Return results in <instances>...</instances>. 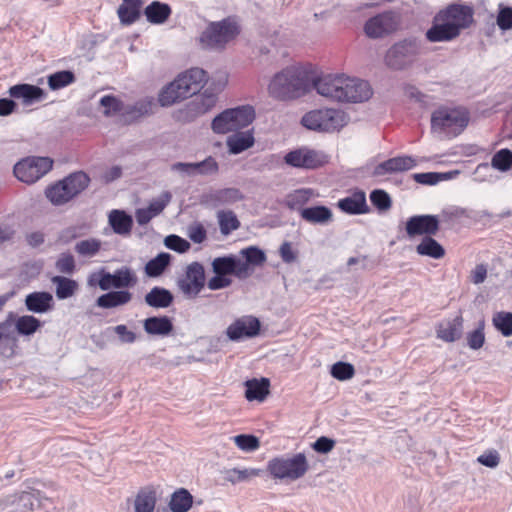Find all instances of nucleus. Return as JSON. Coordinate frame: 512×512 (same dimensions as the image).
<instances>
[{
    "instance_id": "f257e3e1",
    "label": "nucleus",
    "mask_w": 512,
    "mask_h": 512,
    "mask_svg": "<svg viewBox=\"0 0 512 512\" xmlns=\"http://www.w3.org/2000/svg\"><path fill=\"white\" fill-rule=\"evenodd\" d=\"M319 95L336 102H363L372 95L368 82L345 74H327L313 80Z\"/></svg>"
},
{
    "instance_id": "f03ea898",
    "label": "nucleus",
    "mask_w": 512,
    "mask_h": 512,
    "mask_svg": "<svg viewBox=\"0 0 512 512\" xmlns=\"http://www.w3.org/2000/svg\"><path fill=\"white\" fill-rule=\"evenodd\" d=\"M207 82L206 72L201 68H192L178 75L159 94L161 106L174 103L197 94Z\"/></svg>"
},
{
    "instance_id": "7ed1b4c3",
    "label": "nucleus",
    "mask_w": 512,
    "mask_h": 512,
    "mask_svg": "<svg viewBox=\"0 0 512 512\" xmlns=\"http://www.w3.org/2000/svg\"><path fill=\"white\" fill-rule=\"evenodd\" d=\"M309 75L298 67H287L274 75L268 86L269 94L276 99H293L304 95L310 87Z\"/></svg>"
},
{
    "instance_id": "20e7f679",
    "label": "nucleus",
    "mask_w": 512,
    "mask_h": 512,
    "mask_svg": "<svg viewBox=\"0 0 512 512\" xmlns=\"http://www.w3.org/2000/svg\"><path fill=\"white\" fill-rule=\"evenodd\" d=\"M212 270L215 274L209 279L207 286L210 290H220L227 288L232 284L229 275H234L238 279L247 278L246 264L242 259L234 255L217 257L212 261Z\"/></svg>"
},
{
    "instance_id": "39448f33",
    "label": "nucleus",
    "mask_w": 512,
    "mask_h": 512,
    "mask_svg": "<svg viewBox=\"0 0 512 512\" xmlns=\"http://www.w3.org/2000/svg\"><path fill=\"white\" fill-rule=\"evenodd\" d=\"M348 122L347 115L339 109H315L307 112L301 119V124L312 131H339Z\"/></svg>"
},
{
    "instance_id": "423d86ee",
    "label": "nucleus",
    "mask_w": 512,
    "mask_h": 512,
    "mask_svg": "<svg viewBox=\"0 0 512 512\" xmlns=\"http://www.w3.org/2000/svg\"><path fill=\"white\" fill-rule=\"evenodd\" d=\"M255 118L252 106L244 105L226 109L217 115L211 124L212 130L217 134H226L247 127Z\"/></svg>"
},
{
    "instance_id": "0eeeda50",
    "label": "nucleus",
    "mask_w": 512,
    "mask_h": 512,
    "mask_svg": "<svg viewBox=\"0 0 512 512\" xmlns=\"http://www.w3.org/2000/svg\"><path fill=\"white\" fill-rule=\"evenodd\" d=\"M90 182L84 172L72 173L46 190V197L55 205H62L81 193Z\"/></svg>"
},
{
    "instance_id": "6e6552de",
    "label": "nucleus",
    "mask_w": 512,
    "mask_h": 512,
    "mask_svg": "<svg viewBox=\"0 0 512 512\" xmlns=\"http://www.w3.org/2000/svg\"><path fill=\"white\" fill-rule=\"evenodd\" d=\"M40 491L30 490L0 498V512H45V502Z\"/></svg>"
},
{
    "instance_id": "1a4fd4ad",
    "label": "nucleus",
    "mask_w": 512,
    "mask_h": 512,
    "mask_svg": "<svg viewBox=\"0 0 512 512\" xmlns=\"http://www.w3.org/2000/svg\"><path fill=\"white\" fill-rule=\"evenodd\" d=\"M268 471L277 479L297 480L308 470V463L303 453L293 457H277L268 462Z\"/></svg>"
},
{
    "instance_id": "9d476101",
    "label": "nucleus",
    "mask_w": 512,
    "mask_h": 512,
    "mask_svg": "<svg viewBox=\"0 0 512 512\" xmlns=\"http://www.w3.org/2000/svg\"><path fill=\"white\" fill-rule=\"evenodd\" d=\"M137 283V276L131 268L123 266L114 271V273L100 270L98 273H93L88 278L90 286L98 285L103 291L110 289H123L132 287Z\"/></svg>"
},
{
    "instance_id": "9b49d317",
    "label": "nucleus",
    "mask_w": 512,
    "mask_h": 512,
    "mask_svg": "<svg viewBox=\"0 0 512 512\" xmlns=\"http://www.w3.org/2000/svg\"><path fill=\"white\" fill-rule=\"evenodd\" d=\"M52 167L53 160L51 158L30 156L18 161L13 172L21 182L33 184L46 175Z\"/></svg>"
},
{
    "instance_id": "f8f14e48",
    "label": "nucleus",
    "mask_w": 512,
    "mask_h": 512,
    "mask_svg": "<svg viewBox=\"0 0 512 512\" xmlns=\"http://www.w3.org/2000/svg\"><path fill=\"white\" fill-rule=\"evenodd\" d=\"M420 52L416 39H405L395 43L385 55L386 64L393 69H403L411 64Z\"/></svg>"
},
{
    "instance_id": "ddd939ff",
    "label": "nucleus",
    "mask_w": 512,
    "mask_h": 512,
    "mask_svg": "<svg viewBox=\"0 0 512 512\" xmlns=\"http://www.w3.org/2000/svg\"><path fill=\"white\" fill-rule=\"evenodd\" d=\"M238 34L237 25L226 19L218 23H212L201 35V43L208 48H223Z\"/></svg>"
},
{
    "instance_id": "4468645a",
    "label": "nucleus",
    "mask_w": 512,
    "mask_h": 512,
    "mask_svg": "<svg viewBox=\"0 0 512 512\" xmlns=\"http://www.w3.org/2000/svg\"><path fill=\"white\" fill-rule=\"evenodd\" d=\"M284 162L293 168L312 170L325 165L328 156L322 151L303 146L288 152Z\"/></svg>"
},
{
    "instance_id": "2eb2a0df",
    "label": "nucleus",
    "mask_w": 512,
    "mask_h": 512,
    "mask_svg": "<svg viewBox=\"0 0 512 512\" xmlns=\"http://www.w3.org/2000/svg\"><path fill=\"white\" fill-rule=\"evenodd\" d=\"M205 281L203 265L199 262H192L186 267L185 273L178 278L177 286L186 298L193 299L204 288Z\"/></svg>"
},
{
    "instance_id": "dca6fc26",
    "label": "nucleus",
    "mask_w": 512,
    "mask_h": 512,
    "mask_svg": "<svg viewBox=\"0 0 512 512\" xmlns=\"http://www.w3.org/2000/svg\"><path fill=\"white\" fill-rule=\"evenodd\" d=\"M398 24L396 13L385 11L368 19L364 25V32L372 39L383 38L395 32Z\"/></svg>"
},
{
    "instance_id": "f3484780",
    "label": "nucleus",
    "mask_w": 512,
    "mask_h": 512,
    "mask_svg": "<svg viewBox=\"0 0 512 512\" xmlns=\"http://www.w3.org/2000/svg\"><path fill=\"white\" fill-rule=\"evenodd\" d=\"M440 229V218L433 214H419L409 217L405 231L409 238L434 236Z\"/></svg>"
},
{
    "instance_id": "a211bd4d",
    "label": "nucleus",
    "mask_w": 512,
    "mask_h": 512,
    "mask_svg": "<svg viewBox=\"0 0 512 512\" xmlns=\"http://www.w3.org/2000/svg\"><path fill=\"white\" fill-rule=\"evenodd\" d=\"M260 321L254 316H242L233 321L226 329L229 340L238 342L243 339L253 338L260 332Z\"/></svg>"
},
{
    "instance_id": "6ab92c4d",
    "label": "nucleus",
    "mask_w": 512,
    "mask_h": 512,
    "mask_svg": "<svg viewBox=\"0 0 512 512\" xmlns=\"http://www.w3.org/2000/svg\"><path fill=\"white\" fill-rule=\"evenodd\" d=\"M473 15V8L468 5L450 4V41L458 37L461 30L472 25Z\"/></svg>"
},
{
    "instance_id": "aec40b11",
    "label": "nucleus",
    "mask_w": 512,
    "mask_h": 512,
    "mask_svg": "<svg viewBox=\"0 0 512 512\" xmlns=\"http://www.w3.org/2000/svg\"><path fill=\"white\" fill-rule=\"evenodd\" d=\"M8 93L10 97L22 100V103L26 106L39 102L46 96L42 88L31 84H17L11 86Z\"/></svg>"
},
{
    "instance_id": "412c9836",
    "label": "nucleus",
    "mask_w": 512,
    "mask_h": 512,
    "mask_svg": "<svg viewBox=\"0 0 512 512\" xmlns=\"http://www.w3.org/2000/svg\"><path fill=\"white\" fill-rule=\"evenodd\" d=\"M416 166V160L411 156H398L378 164L373 171L374 176H383L388 173L403 172Z\"/></svg>"
},
{
    "instance_id": "4be33fe9",
    "label": "nucleus",
    "mask_w": 512,
    "mask_h": 512,
    "mask_svg": "<svg viewBox=\"0 0 512 512\" xmlns=\"http://www.w3.org/2000/svg\"><path fill=\"white\" fill-rule=\"evenodd\" d=\"M26 309L33 313L43 314L53 309L54 299L46 291L32 292L25 297Z\"/></svg>"
},
{
    "instance_id": "5701e85b",
    "label": "nucleus",
    "mask_w": 512,
    "mask_h": 512,
    "mask_svg": "<svg viewBox=\"0 0 512 512\" xmlns=\"http://www.w3.org/2000/svg\"><path fill=\"white\" fill-rule=\"evenodd\" d=\"M243 198L242 193L237 188H224L209 192L203 196V202L207 205L216 207L224 204H232Z\"/></svg>"
},
{
    "instance_id": "b1692460",
    "label": "nucleus",
    "mask_w": 512,
    "mask_h": 512,
    "mask_svg": "<svg viewBox=\"0 0 512 512\" xmlns=\"http://www.w3.org/2000/svg\"><path fill=\"white\" fill-rule=\"evenodd\" d=\"M337 205L341 211L348 214H364L368 212L366 195L363 191H356L352 195L340 199Z\"/></svg>"
},
{
    "instance_id": "393cba45",
    "label": "nucleus",
    "mask_w": 512,
    "mask_h": 512,
    "mask_svg": "<svg viewBox=\"0 0 512 512\" xmlns=\"http://www.w3.org/2000/svg\"><path fill=\"white\" fill-rule=\"evenodd\" d=\"M470 111L463 106L450 107V137H457L468 127Z\"/></svg>"
},
{
    "instance_id": "a878e982",
    "label": "nucleus",
    "mask_w": 512,
    "mask_h": 512,
    "mask_svg": "<svg viewBox=\"0 0 512 512\" xmlns=\"http://www.w3.org/2000/svg\"><path fill=\"white\" fill-rule=\"evenodd\" d=\"M426 37L431 42L448 40V8L442 9L434 18L432 27Z\"/></svg>"
},
{
    "instance_id": "bb28decb",
    "label": "nucleus",
    "mask_w": 512,
    "mask_h": 512,
    "mask_svg": "<svg viewBox=\"0 0 512 512\" xmlns=\"http://www.w3.org/2000/svg\"><path fill=\"white\" fill-rule=\"evenodd\" d=\"M132 300V293L128 290L109 291L96 300L100 308L111 309L128 304Z\"/></svg>"
},
{
    "instance_id": "cd10ccee",
    "label": "nucleus",
    "mask_w": 512,
    "mask_h": 512,
    "mask_svg": "<svg viewBox=\"0 0 512 512\" xmlns=\"http://www.w3.org/2000/svg\"><path fill=\"white\" fill-rule=\"evenodd\" d=\"M415 252L422 257L431 259H442L445 254V248L436 241L433 236L422 237L420 242L415 246Z\"/></svg>"
},
{
    "instance_id": "c85d7f7f",
    "label": "nucleus",
    "mask_w": 512,
    "mask_h": 512,
    "mask_svg": "<svg viewBox=\"0 0 512 512\" xmlns=\"http://www.w3.org/2000/svg\"><path fill=\"white\" fill-rule=\"evenodd\" d=\"M300 216L310 224L325 225L333 220V213L330 208L322 205L301 209Z\"/></svg>"
},
{
    "instance_id": "c756f323",
    "label": "nucleus",
    "mask_w": 512,
    "mask_h": 512,
    "mask_svg": "<svg viewBox=\"0 0 512 512\" xmlns=\"http://www.w3.org/2000/svg\"><path fill=\"white\" fill-rule=\"evenodd\" d=\"M109 224L112 227L113 231L122 236H127L131 233L133 226L132 216L127 214L123 210H112L109 213Z\"/></svg>"
},
{
    "instance_id": "7c9ffc66",
    "label": "nucleus",
    "mask_w": 512,
    "mask_h": 512,
    "mask_svg": "<svg viewBox=\"0 0 512 512\" xmlns=\"http://www.w3.org/2000/svg\"><path fill=\"white\" fill-rule=\"evenodd\" d=\"M142 4V0H123V3L117 9L120 22L123 25L135 23L140 17Z\"/></svg>"
},
{
    "instance_id": "2f4dec72",
    "label": "nucleus",
    "mask_w": 512,
    "mask_h": 512,
    "mask_svg": "<svg viewBox=\"0 0 512 512\" xmlns=\"http://www.w3.org/2000/svg\"><path fill=\"white\" fill-rule=\"evenodd\" d=\"M143 328L149 335L166 336L173 330V324L167 316H153L144 320Z\"/></svg>"
},
{
    "instance_id": "473e14b6",
    "label": "nucleus",
    "mask_w": 512,
    "mask_h": 512,
    "mask_svg": "<svg viewBox=\"0 0 512 512\" xmlns=\"http://www.w3.org/2000/svg\"><path fill=\"white\" fill-rule=\"evenodd\" d=\"M171 7L159 1L151 2L145 9L144 15L148 22L152 24H163L171 15Z\"/></svg>"
},
{
    "instance_id": "72a5a7b5",
    "label": "nucleus",
    "mask_w": 512,
    "mask_h": 512,
    "mask_svg": "<svg viewBox=\"0 0 512 512\" xmlns=\"http://www.w3.org/2000/svg\"><path fill=\"white\" fill-rule=\"evenodd\" d=\"M145 303L153 308H167L173 302V294L162 287L155 286L145 295Z\"/></svg>"
},
{
    "instance_id": "f704fd0d",
    "label": "nucleus",
    "mask_w": 512,
    "mask_h": 512,
    "mask_svg": "<svg viewBox=\"0 0 512 512\" xmlns=\"http://www.w3.org/2000/svg\"><path fill=\"white\" fill-rule=\"evenodd\" d=\"M156 492L149 488L141 489L133 501L134 512H156Z\"/></svg>"
},
{
    "instance_id": "c9c22d12",
    "label": "nucleus",
    "mask_w": 512,
    "mask_h": 512,
    "mask_svg": "<svg viewBox=\"0 0 512 512\" xmlns=\"http://www.w3.org/2000/svg\"><path fill=\"white\" fill-rule=\"evenodd\" d=\"M245 397L249 401H263L269 394L270 382L267 378L252 379L245 382Z\"/></svg>"
},
{
    "instance_id": "e433bc0d",
    "label": "nucleus",
    "mask_w": 512,
    "mask_h": 512,
    "mask_svg": "<svg viewBox=\"0 0 512 512\" xmlns=\"http://www.w3.org/2000/svg\"><path fill=\"white\" fill-rule=\"evenodd\" d=\"M447 129L448 108L446 106H441L431 115V132L435 137L442 139L446 136Z\"/></svg>"
},
{
    "instance_id": "4c0bfd02",
    "label": "nucleus",
    "mask_w": 512,
    "mask_h": 512,
    "mask_svg": "<svg viewBox=\"0 0 512 512\" xmlns=\"http://www.w3.org/2000/svg\"><path fill=\"white\" fill-rule=\"evenodd\" d=\"M226 144L231 154H239L254 145V137L250 132L236 133L227 138Z\"/></svg>"
},
{
    "instance_id": "58836bf2",
    "label": "nucleus",
    "mask_w": 512,
    "mask_h": 512,
    "mask_svg": "<svg viewBox=\"0 0 512 512\" xmlns=\"http://www.w3.org/2000/svg\"><path fill=\"white\" fill-rule=\"evenodd\" d=\"M51 282L55 285V294L59 300L72 297L78 289V283L64 276H54Z\"/></svg>"
},
{
    "instance_id": "ea45409f",
    "label": "nucleus",
    "mask_w": 512,
    "mask_h": 512,
    "mask_svg": "<svg viewBox=\"0 0 512 512\" xmlns=\"http://www.w3.org/2000/svg\"><path fill=\"white\" fill-rule=\"evenodd\" d=\"M240 255L245 258L242 263L247 267V278L252 274L253 269L251 266L262 265L266 261V255L263 250L256 246H250L240 251Z\"/></svg>"
},
{
    "instance_id": "a19ab883",
    "label": "nucleus",
    "mask_w": 512,
    "mask_h": 512,
    "mask_svg": "<svg viewBox=\"0 0 512 512\" xmlns=\"http://www.w3.org/2000/svg\"><path fill=\"white\" fill-rule=\"evenodd\" d=\"M192 504V495L186 489L181 488L172 494L169 508L172 512H187Z\"/></svg>"
},
{
    "instance_id": "79ce46f5",
    "label": "nucleus",
    "mask_w": 512,
    "mask_h": 512,
    "mask_svg": "<svg viewBox=\"0 0 512 512\" xmlns=\"http://www.w3.org/2000/svg\"><path fill=\"white\" fill-rule=\"evenodd\" d=\"M218 224L222 235H229L240 227V221L231 210H221L217 213Z\"/></svg>"
},
{
    "instance_id": "37998d69",
    "label": "nucleus",
    "mask_w": 512,
    "mask_h": 512,
    "mask_svg": "<svg viewBox=\"0 0 512 512\" xmlns=\"http://www.w3.org/2000/svg\"><path fill=\"white\" fill-rule=\"evenodd\" d=\"M171 256L168 253L162 252L158 254L155 258L149 260L145 265V273L149 277H158L160 276L166 267L170 263Z\"/></svg>"
},
{
    "instance_id": "c03bdc74",
    "label": "nucleus",
    "mask_w": 512,
    "mask_h": 512,
    "mask_svg": "<svg viewBox=\"0 0 512 512\" xmlns=\"http://www.w3.org/2000/svg\"><path fill=\"white\" fill-rule=\"evenodd\" d=\"M492 324L503 337L512 336V312L499 311L494 313Z\"/></svg>"
},
{
    "instance_id": "a18cd8bd",
    "label": "nucleus",
    "mask_w": 512,
    "mask_h": 512,
    "mask_svg": "<svg viewBox=\"0 0 512 512\" xmlns=\"http://www.w3.org/2000/svg\"><path fill=\"white\" fill-rule=\"evenodd\" d=\"M260 472L261 470L255 468H233L224 471V479L232 484H236L239 482L249 481L253 477L259 476Z\"/></svg>"
},
{
    "instance_id": "49530a36",
    "label": "nucleus",
    "mask_w": 512,
    "mask_h": 512,
    "mask_svg": "<svg viewBox=\"0 0 512 512\" xmlns=\"http://www.w3.org/2000/svg\"><path fill=\"white\" fill-rule=\"evenodd\" d=\"M41 325V321L32 315L20 316L15 321L16 331L23 336L34 334Z\"/></svg>"
},
{
    "instance_id": "de8ad7c7",
    "label": "nucleus",
    "mask_w": 512,
    "mask_h": 512,
    "mask_svg": "<svg viewBox=\"0 0 512 512\" xmlns=\"http://www.w3.org/2000/svg\"><path fill=\"white\" fill-rule=\"evenodd\" d=\"M313 196L311 189H298L290 193L286 197V205L292 210L303 209V205L306 204Z\"/></svg>"
},
{
    "instance_id": "09e8293b",
    "label": "nucleus",
    "mask_w": 512,
    "mask_h": 512,
    "mask_svg": "<svg viewBox=\"0 0 512 512\" xmlns=\"http://www.w3.org/2000/svg\"><path fill=\"white\" fill-rule=\"evenodd\" d=\"M75 81V75L69 70L58 71L48 76V86L51 90H59Z\"/></svg>"
},
{
    "instance_id": "8fccbe9b",
    "label": "nucleus",
    "mask_w": 512,
    "mask_h": 512,
    "mask_svg": "<svg viewBox=\"0 0 512 512\" xmlns=\"http://www.w3.org/2000/svg\"><path fill=\"white\" fill-rule=\"evenodd\" d=\"M101 249V241L95 238L81 240L75 244V252L82 257H94Z\"/></svg>"
},
{
    "instance_id": "3c124183",
    "label": "nucleus",
    "mask_w": 512,
    "mask_h": 512,
    "mask_svg": "<svg viewBox=\"0 0 512 512\" xmlns=\"http://www.w3.org/2000/svg\"><path fill=\"white\" fill-rule=\"evenodd\" d=\"M491 166L501 172H506L512 167V151L508 148L498 150L491 159Z\"/></svg>"
},
{
    "instance_id": "603ef678",
    "label": "nucleus",
    "mask_w": 512,
    "mask_h": 512,
    "mask_svg": "<svg viewBox=\"0 0 512 512\" xmlns=\"http://www.w3.org/2000/svg\"><path fill=\"white\" fill-rule=\"evenodd\" d=\"M196 176H212L218 173L219 165L215 158L209 156L201 162L194 163Z\"/></svg>"
},
{
    "instance_id": "864d4df0",
    "label": "nucleus",
    "mask_w": 512,
    "mask_h": 512,
    "mask_svg": "<svg viewBox=\"0 0 512 512\" xmlns=\"http://www.w3.org/2000/svg\"><path fill=\"white\" fill-rule=\"evenodd\" d=\"M485 322L482 320L479 325L473 331H470L466 335L467 345L472 350H479L485 343L484 333Z\"/></svg>"
},
{
    "instance_id": "5fc2aeb1",
    "label": "nucleus",
    "mask_w": 512,
    "mask_h": 512,
    "mask_svg": "<svg viewBox=\"0 0 512 512\" xmlns=\"http://www.w3.org/2000/svg\"><path fill=\"white\" fill-rule=\"evenodd\" d=\"M496 25L502 31H508L512 29V7L500 3L498 5Z\"/></svg>"
},
{
    "instance_id": "6e6d98bb",
    "label": "nucleus",
    "mask_w": 512,
    "mask_h": 512,
    "mask_svg": "<svg viewBox=\"0 0 512 512\" xmlns=\"http://www.w3.org/2000/svg\"><path fill=\"white\" fill-rule=\"evenodd\" d=\"M354 374V366L347 362H337L331 368V375L340 381L351 379Z\"/></svg>"
},
{
    "instance_id": "4d7b16f0",
    "label": "nucleus",
    "mask_w": 512,
    "mask_h": 512,
    "mask_svg": "<svg viewBox=\"0 0 512 512\" xmlns=\"http://www.w3.org/2000/svg\"><path fill=\"white\" fill-rule=\"evenodd\" d=\"M234 443L243 451L251 452L259 448V439L254 435L240 434L233 437Z\"/></svg>"
},
{
    "instance_id": "13d9d810",
    "label": "nucleus",
    "mask_w": 512,
    "mask_h": 512,
    "mask_svg": "<svg viewBox=\"0 0 512 512\" xmlns=\"http://www.w3.org/2000/svg\"><path fill=\"white\" fill-rule=\"evenodd\" d=\"M413 179L424 185H435L440 181L448 179V172L437 173V172H426L413 174Z\"/></svg>"
},
{
    "instance_id": "bf43d9fd",
    "label": "nucleus",
    "mask_w": 512,
    "mask_h": 512,
    "mask_svg": "<svg viewBox=\"0 0 512 512\" xmlns=\"http://www.w3.org/2000/svg\"><path fill=\"white\" fill-rule=\"evenodd\" d=\"M100 105L104 108L106 116L115 115L122 111V102L114 96L105 95L100 99Z\"/></svg>"
},
{
    "instance_id": "052dcab7",
    "label": "nucleus",
    "mask_w": 512,
    "mask_h": 512,
    "mask_svg": "<svg viewBox=\"0 0 512 512\" xmlns=\"http://www.w3.org/2000/svg\"><path fill=\"white\" fill-rule=\"evenodd\" d=\"M372 204L379 210H388L391 207V198L384 190H374L370 194Z\"/></svg>"
},
{
    "instance_id": "680f3d73",
    "label": "nucleus",
    "mask_w": 512,
    "mask_h": 512,
    "mask_svg": "<svg viewBox=\"0 0 512 512\" xmlns=\"http://www.w3.org/2000/svg\"><path fill=\"white\" fill-rule=\"evenodd\" d=\"M164 244L167 248L179 253H184L190 248V243L177 235L167 236Z\"/></svg>"
},
{
    "instance_id": "e2e57ef3",
    "label": "nucleus",
    "mask_w": 512,
    "mask_h": 512,
    "mask_svg": "<svg viewBox=\"0 0 512 512\" xmlns=\"http://www.w3.org/2000/svg\"><path fill=\"white\" fill-rule=\"evenodd\" d=\"M56 269L64 274H72L75 270L74 257L69 253H62L56 261Z\"/></svg>"
},
{
    "instance_id": "0e129e2a",
    "label": "nucleus",
    "mask_w": 512,
    "mask_h": 512,
    "mask_svg": "<svg viewBox=\"0 0 512 512\" xmlns=\"http://www.w3.org/2000/svg\"><path fill=\"white\" fill-rule=\"evenodd\" d=\"M171 193L168 192V191H165L163 192L158 198L156 199H153L150 203H149V210L154 214V215H159L164 209L165 207L170 203L171 201Z\"/></svg>"
},
{
    "instance_id": "69168bd1",
    "label": "nucleus",
    "mask_w": 512,
    "mask_h": 512,
    "mask_svg": "<svg viewBox=\"0 0 512 512\" xmlns=\"http://www.w3.org/2000/svg\"><path fill=\"white\" fill-rule=\"evenodd\" d=\"M114 332L117 334L120 343L132 344L137 340V335L124 324H119L113 327Z\"/></svg>"
},
{
    "instance_id": "338daca9",
    "label": "nucleus",
    "mask_w": 512,
    "mask_h": 512,
    "mask_svg": "<svg viewBox=\"0 0 512 512\" xmlns=\"http://www.w3.org/2000/svg\"><path fill=\"white\" fill-rule=\"evenodd\" d=\"M477 462L488 468H496L500 463V455L494 449L488 450L477 458Z\"/></svg>"
},
{
    "instance_id": "774afa93",
    "label": "nucleus",
    "mask_w": 512,
    "mask_h": 512,
    "mask_svg": "<svg viewBox=\"0 0 512 512\" xmlns=\"http://www.w3.org/2000/svg\"><path fill=\"white\" fill-rule=\"evenodd\" d=\"M207 233L200 223H194L188 227V237L197 244L202 243L206 239Z\"/></svg>"
}]
</instances>
